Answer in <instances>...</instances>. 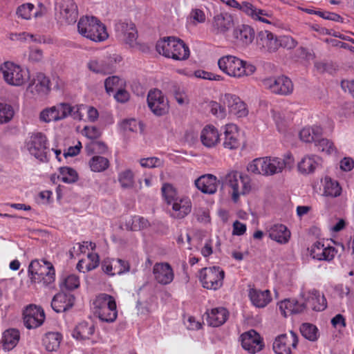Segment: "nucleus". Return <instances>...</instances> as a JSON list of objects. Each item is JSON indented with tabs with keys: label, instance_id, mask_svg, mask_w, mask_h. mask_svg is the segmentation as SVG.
I'll use <instances>...</instances> for the list:
<instances>
[{
	"label": "nucleus",
	"instance_id": "obj_1",
	"mask_svg": "<svg viewBox=\"0 0 354 354\" xmlns=\"http://www.w3.org/2000/svg\"><path fill=\"white\" fill-rule=\"evenodd\" d=\"M28 276L32 283L50 286L55 281V269L53 263L47 260L34 259L28 266Z\"/></svg>",
	"mask_w": 354,
	"mask_h": 354
},
{
	"label": "nucleus",
	"instance_id": "obj_2",
	"mask_svg": "<svg viewBox=\"0 0 354 354\" xmlns=\"http://www.w3.org/2000/svg\"><path fill=\"white\" fill-rule=\"evenodd\" d=\"M156 48L160 55L174 60H186L190 55L188 46L182 39L174 37H167L158 40Z\"/></svg>",
	"mask_w": 354,
	"mask_h": 354
},
{
	"label": "nucleus",
	"instance_id": "obj_3",
	"mask_svg": "<svg viewBox=\"0 0 354 354\" xmlns=\"http://www.w3.org/2000/svg\"><path fill=\"white\" fill-rule=\"evenodd\" d=\"M78 32L95 42H102L109 37L106 26L96 17L84 16L77 23Z\"/></svg>",
	"mask_w": 354,
	"mask_h": 354
},
{
	"label": "nucleus",
	"instance_id": "obj_4",
	"mask_svg": "<svg viewBox=\"0 0 354 354\" xmlns=\"http://www.w3.org/2000/svg\"><path fill=\"white\" fill-rule=\"evenodd\" d=\"M218 65L223 73L234 77L250 75L256 70L254 65L233 55H225L221 57L218 61Z\"/></svg>",
	"mask_w": 354,
	"mask_h": 354
},
{
	"label": "nucleus",
	"instance_id": "obj_5",
	"mask_svg": "<svg viewBox=\"0 0 354 354\" xmlns=\"http://www.w3.org/2000/svg\"><path fill=\"white\" fill-rule=\"evenodd\" d=\"M94 314L102 322H113L118 317L114 297L106 293L98 295L93 303Z\"/></svg>",
	"mask_w": 354,
	"mask_h": 354
},
{
	"label": "nucleus",
	"instance_id": "obj_6",
	"mask_svg": "<svg viewBox=\"0 0 354 354\" xmlns=\"http://www.w3.org/2000/svg\"><path fill=\"white\" fill-rule=\"evenodd\" d=\"M225 181L232 189L230 192L234 203L239 201L240 196L245 195L251 190L250 178L247 174L231 171L225 176Z\"/></svg>",
	"mask_w": 354,
	"mask_h": 354
},
{
	"label": "nucleus",
	"instance_id": "obj_7",
	"mask_svg": "<svg viewBox=\"0 0 354 354\" xmlns=\"http://www.w3.org/2000/svg\"><path fill=\"white\" fill-rule=\"evenodd\" d=\"M26 147L28 152L39 161H48V155L50 149L48 147V139L44 133H32L26 141Z\"/></svg>",
	"mask_w": 354,
	"mask_h": 354
},
{
	"label": "nucleus",
	"instance_id": "obj_8",
	"mask_svg": "<svg viewBox=\"0 0 354 354\" xmlns=\"http://www.w3.org/2000/svg\"><path fill=\"white\" fill-rule=\"evenodd\" d=\"M5 82L12 86H21L28 78V71L11 62H5L0 66Z\"/></svg>",
	"mask_w": 354,
	"mask_h": 354
},
{
	"label": "nucleus",
	"instance_id": "obj_9",
	"mask_svg": "<svg viewBox=\"0 0 354 354\" xmlns=\"http://www.w3.org/2000/svg\"><path fill=\"white\" fill-rule=\"evenodd\" d=\"M225 272L218 266L204 268L200 270L199 279L205 288L218 290L223 283Z\"/></svg>",
	"mask_w": 354,
	"mask_h": 354
},
{
	"label": "nucleus",
	"instance_id": "obj_10",
	"mask_svg": "<svg viewBox=\"0 0 354 354\" xmlns=\"http://www.w3.org/2000/svg\"><path fill=\"white\" fill-rule=\"evenodd\" d=\"M262 83L266 88L274 94L287 95L292 93L293 91L291 80L284 75L266 78Z\"/></svg>",
	"mask_w": 354,
	"mask_h": 354
},
{
	"label": "nucleus",
	"instance_id": "obj_11",
	"mask_svg": "<svg viewBox=\"0 0 354 354\" xmlns=\"http://www.w3.org/2000/svg\"><path fill=\"white\" fill-rule=\"evenodd\" d=\"M57 17L61 23L72 24L78 17L77 6L73 0H61L55 6Z\"/></svg>",
	"mask_w": 354,
	"mask_h": 354
},
{
	"label": "nucleus",
	"instance_id": "obj_12",
	"mask_svg": "<svg viewBox=\"0 0 354 354\" xmlns=\"http://www.w3.org/2000/svg\"><path fill=\"white\" fill-rule=\"evenodd\" d=\"M297 344V335L291 330L289 334L278 335L273 342L272 348L276 354H291L292 348H295Z\"/></svg>",
	"mask_w": 354,
	"mask_h": 354
},
{
	"label": "nucleus",
	"instance_id": "obj_13",
	"mask_svg": "<svg viewBox=\"0 0 354 354\" xmlns=\"http://www.w3.org/2000/svg\"><path fill=\"white\" fill-rule=\"evenodd\" d=\"M148 106L156 115H163L169 111V102L161 91L154 89L150 91L147 95Z\"/></svg>",
	"mask_w": 354,
	"mask_h": 354
},
{
	"label": "nucleus",
	"instance_id": "obj_14",
	"mask_svg": "<svg viewBox=\"0 0 354 354\" xmlns=\"http://www.w3.org/2000/svg\"><path fill=\"white\" fill-rule=\"evenodd\" d=\"M240 338L243 348L250 354H255L264 347L263 339L253 329L243 333Z\"/></svg>",
	"mask_w": 354,
	"mask_h": 354
},
{
	"label": "nucleus",
	"instance_id": "obj_15",
	"mask_svg": "<svg viewBox=\"0 0 354 354\" xmlns=\"http://www.w3.org/2000/svg\"><path fill=\"white\" fill-rule=\"evenodd\" d=\"M117 37L122 39L127 44L133 46L136 44L138 31L131 21H119L115 26Z\"/></svg>",
	"mask_w": 354,
	"mask_h": 354
},
{
	"label": "nucleus",
	"instance_id": "obj_16",
	"mask_svg": "<svg viewBox=\"0 0 354 354\" xmlns=\"http://www.w3.org/2000/svg\"><path fill=\"white\" fill-rule=\"evenodd\" d=\"M45 319L43 309L35 305H30L24 311V322L26 328H36L40 326Z\"/></svg>",
	"mask_w": 354,
	"mask_h": 354
},
{
	"label": "nucleus",
	"instance_id": "obj_17",
	"mask_svg": "<svg viewBox=\"0 0 354 354\" xmlns=\"http://www.w3.org/2000/svg\"><path fill=\"white\" fill-rule=\"evenodd\" d=\"M223 102L227 106L231 114L238 118H243L248 115V110L247 106L239 96L231 93H226L223 97Z\"/></svg>",
	"mask_w": 354,
	"mask_h": 354
},
{
	"label": "nucleus",
	"instance_id": "obj_18",
	"mask_svg": "<svg viewBox=\"0 0 354 354\" xmlns=\"http://www.w3.org/2000/svg\"><path fill=\"white\" fill-rule=\"evenodd\" d=\"M153 274L155 280L161 285L171 283L174 278V272L168 263H156L153 267Z\"/></svg>",
	"mask_w": 354,
	"mask_h": 354
},
{
	"label": "nucleus",
	"instance_id": "obj_19",
	"mask_svg": "<svg viewBox=\"0 0 354 354\" xmlns=\"http://www.w3.org/2000/svg\"><path fill=\"white\" fill-rule=\"evenodd\" d=\"M171 205L170 216L175 219H183L192 211V204L189 198L180 197L169 204Z\"/></svg>",
	"mask_w": 354,
	"mask_h": 354
},
{
	"label": "nucleus",
	"instance_id": "obj_20",
	"mask_svg": "<svg viewBox=\"0 0 354 354\" xmlns=\"http://www.w3.org/2000/svg\"><path fill=\"white\" fill-rule=\"evenodd\" d=\"M28 89L36 96H44L50 91V80L44 73H38L30 83Z\"/></svg>",
	"mask_w": 354,
	"mask_h": 354
},
{
	"label": "nucleus",
	"instance_id": "obj_21",
	"mask_svg": "<svg viewBox=\"0 0 354 354\" xmlns=\"http://www.w3.org/2000/svg\"><path fill=\"white\" fill-rule=\"evenodd\" d=\"M257 44L261 48L268 52H274L281 46L279 37L268 30L259 32Z\"/></svg>",
	"mask_w": 354,
	"mask_h": 354
},
{
	"label": "nucleus",
	"instance_id": "obj_22",
	"mask_svg": "<svg viewBox=\"0 0 354 354\" xmlns=\"http://www.w3.org/2000/svg\"><path fill=\"white\" fill-rule=\"evenodd\" d=\"M74 301L75 297L73 295L60 292L53 297L51 307L56 313H62L73 307Z\"/></svg>",
	"mask_w": 354,
	"mask_h": 354
},
{
	"label": "nucleus",
	"instance_id": "obj_23",
	"mask_svg": "<svg viewBox=\"0 0 354 354\" xmlns=\"http://www.w3.org/2000/svg\"><path fill=\"white\" fill-rule=\"evenodd\" d=\"M206 321L208 325L218 327L226 322L229 317V312L223 307H218L206 312Z\"/></svg>",
	"mask_w": 354,
	"mask_h": 354
},
{
	"label": "nucleus",
	"instance_id": "obj_24",
	"mask_svg": "<svg viewBox=\"0 0 354 354\" xmlns=\"http://www.w3.org/2000/svg\"><path fill=\"white\" fill-rule=\"evenodd\" d=\"M233 37L239 44L248 46L254 38V30L250 26L243 24L234 29Z\"/></svg>",
	"mask_w": 354,
	"mask_h": 354
},
{
	"label": "nucleus",
	"instance_id": "obj_25",
	"mask_svg": "<svg viewBox=\"0 0 354 354\" xmlns=\"http://www.w3.org/2000/svg\"><path fill=\"white\" fill-rule=\"evenodd\" d=\"M237 127L234 124H227L224 131L223 145L225 149H236L240 146Z\"/></svg>",
	"mask_w": 354,
	"mask_h": 354
},
{
	"label": "nucleus",
	"instance_id": "obj_26",
	"mask_svg": "<svg viewBox=\"0 0 354 354\" xmlns=\"http://www.w3.org/2000/svg\"><path fill=\"white\" fill-rule=\"evenodd\" d=\"M195 185L204 194H214L217 190L216 178L212 174L201 176L195 180Z\"/></svg>",
	"mask_w": 354,
	"mask_h": 354
},
{
	"label": "nucleus",
	"instance_id": "obj_27",
	"mask_svg": "<svg viewBox=\"0 0 354 354\" xmlns=\"http://www.w3.org/2000/svg\"><path fill=\"white\" fill-rule=\"evenodd\" d=\"M201 141L202 144L207 147H215L220 141V135L216 127L212 125H207L201 133Z\"/></svg>",
	"mask_w": 354,
	"mask_h": 354
},
{
	"label": "nucleus",
	"instance_id": "obj_28",
	"mask_svg": "<svg viewBox=\"0 0 354 354\" xmlns=\"http://www.w3.org/2000/svg\"><path fill=\"white\" fill-rule=\"evenodd\" d=\"M279 310L283 317L292 314H297L302 313L305 308L304 303H299L295 299H286L278 304Z\"/></svg>",
	"mask_w": 354,
	"mask_h": 354
},
{
	"label": "nucleus",
	"instance_id": "obj_29",
	"mask_svg": "<svg viewBox=\"0 0 354 354\" xmlns=\"http://www.w3.org/2000/svg\"><path fill=\"white\" fill-rule=\"evenodd\" d=\"M248 296L252 304L257 308H264L271 301L270 292L268 290L261 291L255 288H250Z\"/></svg>",
	"mask_w": 354,
	"mask_h": 354
},
{
	"label": "nucleus",
	"instance_id": "obj_30",
	"mask_svg": "<svg viewBox=\"0 0 354 354\" xmlns=\"http://www.w3.org/2000/svg\"><path fill=\"white\" fill-rule=\"evenodd\" d=\"M269 237L281 244L288 242L290 237V232L283 224H275L268 230Z\"/></svg>",
	"mask_w": 354,
	"mask_h": 354
},
{
	"label": "nucleus",
	"instance_id": "obj_31",
	"mask_svg": "<svg viewBox=\"0 0 354 354\" xmlns=\"http://www.w3.org/2000/svg\"><path fill=\"white\" fill-rule=\"evenodd\" d=\"M264 176H272L281 173L286 167L285 160L279 158L263 157Z\"/></svg>",
	"mask_w": 354,
	"mask_h": 354
},
{
	"label": "nucleus",
	"instance_id": "obj_32",
	"mask_svg": "<svg viewBox=\"0 0 354 354\" xmlns=\"http://www.w3.org/2000/svg\"><path fill=\"white\" fill-rule=\"evenodd\" d=\"M304 304L306 308L308 306L315 311H322L327 306L324 296H321L319 292L315 289L309 292V295Z\"/></svg>",
	"mask_w": 354,
	"mask_h": 354
},
{
	"label": "nucleus",
	"instance_id": "obj_33",
	"mask_svg": "<svg viewBox=\"0 0 354 354\" xmlns=\"http://www.w3.org/2000/svg\"><path fill=\"white\" fill-rule=\"evenodd\" d=\"M233 24V19L227 12H221L216 15L213 18L212 25L217 32H227Z\"/></svg>",
	"mask_w": 354,
	"mask_h": 354
},
{
	"label": "nucleus",
	"instance_id": "obj_34",
	"mask_svg": "<svg viewBox=\"0 0 354 354\" xmlns=\"http://www.w3.org/2000/svg\"><path fill=\"white\" fill-rule=\"evenodd\" d=\"M321 159L315 155H310L304 157L298 163L299 172L304 174L313 173L320 165Z\"/></svg>",
	"mask_w": 354,
	"mask_h": 354
},
{
	"label": "nucleus",
	"instance_id": "obj_35",
	"mask_svg": "<svg viewBox=\"0 0 354 354\" xmlns=\"http://www.w3.org/2000/svg\"><path fill=\"white\" fill-rule=\"evenodd\" d=\"M19 331L17 329L10 328L6 330L1 340L4 350L10 351L14 348L19 340Z\"/></svg>",
	"mask_w": 354,
	"mask_h": 354
},
{
	"label": "nucleus",
	"instance_id": "obj_36",
	"mask_svg": "<svg viewBox=\"0 0 354 354\" xmlns=\"http://www.w3.org/2000/svg\"><path fill=\"white\" fill-rule=\"evenodd\" d=\"M88 68L94 73L106 75L112 73L113 66L109 59H91L88 63Z\"/></svg>",
	"mask_w": 354,
	"mask_h": 354
},
{
	"label": "nucleus",
	"instance_id": "obj_37",
	"mask_svg": "<svg viewBox=\"0 0 354 354\" xmlns=\"http://www.w3.org/2000/svg\"><path fill=\"white\" fill-rule=\"evenodd\" d=\"M95 326L93 324L86 322H80L74 329L73 336L77 339L84 340L89 339L93 335Z\"/></svg>",
	"mask_w": 354,
	"mask_h": 354
},
{
	"label": "nucleus",
	"instance_id": "obj_38",
	"mask_svg": "<svg viewBox=\"0 0 354 354\" xmlns=\"http://www.w3.org/2000/svg\"><path fill=\"white\" fill-rule=\"evenodd\" d=\"M323 131L319 126L305 127L299 132L300 139L306 142H316L322 135Z\"/></svg>",
	"mask_w": 354,
	"mask_h": 354
},
{
	"label": "nucleus",
	"instance_id": "obj_39",
	"mask_svg": "<svg viewBox=\"0 0 354 354\" xmlns=\"http://www.w3.org/2000/svg\"><path fill=\"white\" fill-rule=\"evenodd\" d=\"M61 339L62 336L59 333L49 332L42 339L43 345L48 351H55L59 347Z\"/></svg>",
	"mask_w": 354,
	"mask_h": 354
},
{
	"label": "nucleus",
	"instance_id": "obj_40",
	"mask_svg": "<svg viewBox=\"0 0 354 354\" xmlns=\"http://www.w3.org/2000/svg\"><path fill=\"white\" fill-rule=\"evenodd\" d=\"M109 160L101 156H93L88 161L91 170L94 172H102L109 167Z\"/></svg>",
	"mask_w": 354,
	"mask_h": 354
},
{
	"label": "nucleus",
	"instance_id": "obj_41",
	"mask_svg": "<svg viewBox=\"0 0 354 354\" xmlns=\"http://www.w3.org/2000/svg\"><path fill=\"white\" fill-rule=\"evenodd\" d=\"M342 188L336 180H333L329 177H325L324 193L327 196L337 197L340 195Z\"/></svg>",
	"mask_w": 354,
	"mask_h": 354
},
{
	"label": "nucleus",
	"instance_id": "obj_42",
	"mask_svg": "<svg viewBox=\"0 0 354 354\" xmlns=\"http://www.w3.org/2000/svg\"><path fill=\"white\" fill-rule=\"evenodd\" d=\"M59 175L57 178L65 183H74L78 180L77 172L71 167H59Z\"/></svg>",
	"mask_w": 354,
	"mask_h": 354
},
{
	"label": "nucleus",
	"instance_id": "obj_43",
	"mask_svg": "<svg viewBox=\"0 0 354 354\" xmlns=\"http://www.w3.org/2000/svg\"><path fill=\"white\" fill-rule=\"evenodd\" d=\"M242 12L250 16L251 18H259V17H270L271 15L265 10L257 9L252 3L248 1H243Z\"/></svg>",
	"mask_w": 354,
	"mask_h": 354
},
{
	"label": "nucleus",
	"instance_id": "obj_44",
	"mask_svg": "<svg viewBox=\"0 0 354 354\" xmlns=\"http://www.w3.org/2000/svg\"><path fill=\"white\" fill-rule=\"evenodd\" d=\"M118 181L124 189L132 188L134 185V174L131 169H125L119 173Z\"/></svg>",
	"mask_w": 354,
	"mask_h": 354
},
{
	"label": "nucleus",
	"instance_id": "obj_45",
	"mask_svg": "<svg viewBox=\"0 0 354 354\" xmlns=\"http://www.w3.org/2000/svg\"><path fill=\"white\" fill-rule=\"evenodd\" d=\"M300 332L304 338L310 341L314 342L317 339L318 329L312 324H303L300 327Z\"/></svg>",
	"mask_w": 354,
	"mask_h": 354
},
{
	"label": "nucleus",
	"instance_id": "obj_46",
	"mask_svg": "<svg viewBox=\"0 0 354 354\" xmlns=\"http://www.w3.org/2000/svg\"><path fill=\"white\" fill-rule=\"evenodd\" d=\"M80 278L78 276L71 274L62 279L60 283L62 290H73L80 286Z\"/></svg>",
	"mask_w": 354,
	"mask_h": 354
},
{
	"label": "nucleus",
	"instance_id": "obj_47",
	"mask_svg": "<svg viewBox=\"0 0 354 354\" xmlns=\"http://www.w3.org/2000/svg\"><path fill=\"white\" fill-rule=\"evenodd\" d=\"M35 8V6L30 3H26L17 7L16 15L18 18L25 20L31 19L32 12Z\"/></svg>",
	"mask_w": 354,
	"mask_h": 354
},
{
	"label": "nucleus",
	"instance_id": "obj_48",
	"mask_svg": "<svg viewBox=\"0 0 354 354\" xmlns=\"http://www.w3.org/2000/svg\"><path fill=\"white\" fill-rule=\"evenodd\" d=\"M14 116V110L12 106L0 103V124L10 122Z\"/></svg>",
	"mask_w": 354,
	"mask_h": 354
},
{
	"label": "nucleus",
	"instance_id": "obj_49",
	"mask_svg": "<svg viewBox=\"0 0 354 354\" xmlns=\"http://www.w3.org/2000/svg\"><path fill=\"white\" fill-rule=\"evenodd\" d=\"M315 146L318 151L326 152L328 154L336 151L333 142L326 138H319L315 142Z\"/></svg>",
	"mask_w": 354,
	"mask_h": 354
},
{
	"label": "nucleus",
	"instance_id": "obj_50",
	"mask_svg": "<svg viewBox=\"0 0 354 354\" xmlns=\"http://www.w3.org/2000/svg\"><path fill=\"white\" fill-rule=\"evenodd\" d=\"M247 170L252 174L264 175L263 158H259L253 160L248 164Z\"/></svg>",
	"mask_w": 354,
	"mask_h": 354
},
{
	"label": "nucleus",
	"instance_id": "obj_51",
	"mask_svg": "<svg viewBox=\"0 0 354 354\" xmlns=\"http://www.w3.org/2000/svg\"><path fill=\"white\" fill-rule=\"evenodd\" d=\"M162 193L167 203L169 205L179 197L177 196V193L174 187L170 184H165L162 187Z\"/></svg>",
	"mask_w": 354,
	"mask_h": 354
},
{
	"label": "nucleus",
	"instance_id": "obj_52",
	"mask_svg": "<svg viewBox=\"0 0 354 354\" xmlns=\"http://www.w3.org/2000/svg\"><path fill=\"white\" fill-rule=\"evenodd\" d=\"M40 120L45 122L59 120L58 113H56L55 108L52 106L49 109L43 110L39 115Z\"/></svg>",
	"mask_w": 354,
	"mask_h": 354
},
{
	"label": "nucleus",
	"instance_id": "obj_53",
	"mask_svg": "<svg viewBox=\"0 0 354 354\" xmlns=\"http://www.w3.org/2000/svg\"><path fill=\"white\" fill-rule=\"evenodd\" d=\"M114 272L122 274L130 270V265L127 261L121 259H113Z\"/></svg>",
	"mask_w": 354,
	"mask_h": 354
},
{
	"label": "nucleus",
	"instance_id": "obj_54",
	"mask_svg": "<svg viewBox=\"0 0 354 354\" xmlns=\"http://www.w3.org/2000/svg\"><path fill=\"white\" fill-rule=\"evenodd\" d=\"M54 107L55 108L56 113H58L59 120L70 115V113H71L73 111V106L66 103H61Z\"/></svg>",
	"mask_w": 354,
	"mask_h": 354
},
{
	"label": "nucleus",
	"instance_id": "obj_55",
	"mask_svg": "<svg viewBox=\"0 0 354 354\" xmlns=\"http://www.w3.org/2000/svg\"><path fill=\"white\" fill-rule=\"evenodd\" d=\"M190 18L193 19L194 23L203 24L206 20V15L203 10L199 8L192 9L189 14Z\"/></svg>",
	"mask_w": 354,
	"mask_h": 354
},
{
	"label": "nucleus",
	"instance_id": "obj_56",
	"mask_svg": "<svg viewBox=\"0 0 354 354\" xmlns=\"http://www.w3.org/2000/svg\"><path fill=\"white\" fill-rule=\"evenodd\" d=\"M324 248V245L319 241H316L313 243L310 249V256L313 259L319 261L321 257H322V252Z\"/></svg>",
	"mask_w": 354,
	"mask_h": 354
},
{
	"label": "nucleus",
	"instance_id": "obj_57",
	"mask_svg": "<svg viewBox=\"0 0 354 354\" xmlns=\"http://www.w3.org/2000/svg\"><path fill=\"white\" fill-rule=\"evenodd\" d=\"M84 134L89 139L94 141L95 139L101 136V131L96 127L86 126L83 129Z\"/></svg>",
	"mask_w": 354,
	"mask_h": 354
},
{
	"label": "nucleus",
	"instance_id": "obj_58",
	"mask_svg": "<svg viewBox=\"0 0 354 354\" xmlns=\"http://www.w3.org/2000/svg\"><path fill=\"white\" fill-rule=\"evenodd\" d=\"M210 111L213 115L220 118H223L225 115V109L220 104L216 102L212 101L209 104Z\"/></svg>",
	"mask_w": 354,
	"mask_h": 354
},
{
	"label": "nucleus",
	"instance_id": "obj_59",
	"mask_svg": "<svg viewBox=\"0 0 354 354\" xmlns=\"http://www.w3.org/2000/svg\"><path fill=\"white\" fill-rule=\"evenodd\" d=\"M337 252V251L334 247H325L322 252V257H321L319 261H330L334 259Z\"/></svg>",
	"mask_w": 354,
	"mask_h": 354
},
{
	"label": "nucleus",
	"instance_id": "obj_60",
	"mask_svg": "<svg viewBox=\"0 0 354 354\" xmlns=\"http://www.w3.org/2000/svg\"><path fill=\"white\" fill-rule=\"evenodd\" d=\"M314 14L319 16L320 17L333 21H342V17L335 12L314 11Z\"/></svg>",
	"mask_w": 354,
	"mask_h": 354
},
{
	"label": "nucleus",
	"instance_id": "obj_61",
	"mask_svg": "<svg viewBox=\"0 0 354 354\" xmlns=\"http://www.w3.org/2000/svg\"><path fill=\"white\" fill-rule=\"evenodd\" d=\"M120 78L118 76L107 77L104 82V86L106 92L111 93L113 91L114 87L119 84Z\"/></svg>",
	"mask_w": 354,
	"mask_h": 354
},
{
	"label": "nucleus",
	"instance_id": "obj_62",
	"mask_svg": "<svg viewBox=\"0 0 354 354\" xmlns=\"http://www.w3.org/2000/svg\"><path fill=\"white\" fill-rule=\"evenodd\" d=\"M140 162L142 167L149 168L159 167L161 164L160 160L156 157L142 158Z\"/></svg>",
	"mask_w": 354,
	"mask_h": 354
},
{
	"label": "nucleus",
	"instance_id": "obj_63",
	"mask_svg": "<svg viewBox=\"0 0 354 354\" xmlns=\"http://www.w3.org/2000/svg\"><path fill=\"white\" fill-rule=\"evenodd\" d=\"M139 123L135 119L124 120L121 123L122 128L125 131H136Z\"/></svg>",
	"mask_w": 354,
	"mask_h": 354
},
{
	"label": "nucleus",
	"instance_id": "obj_64",
	"mask_svg": "<svg viewBox=\"0 0 354 354\" xmlns=\"http://www.w3.org/2000/svg\"><path fill=\"white\" fill-rule=\"evenodd\" d=\"M279 41L281 43V46L288 49L294 48L297 45V41L290 36L279 37Z\"/></svg>",
	"mask_w": 354,
	"mask_h": 354
}]
</instances>
